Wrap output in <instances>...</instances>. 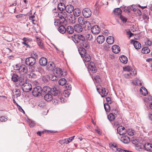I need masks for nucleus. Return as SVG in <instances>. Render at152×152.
Segmentation results:
<instances>
[{
    "instance_id": "40",
    "label": "nucleus",
    "mask_w": 152,
    "mask_h": 152,
    "mask_svg": "<svg viewBox=\"0 0 152 152\" xmlns=\"http://www.w3.org/2000/svg\"><path fill=\"white\" fill-rule=\"evenodd\" d=\"M150 51L149 48L147 47H145L143 48L142 50V52L144 54H147Z\"/></svg>"
},
{
    "instance_id": "26",
    "label": "nucleus",
    "mask_w": 152,
    "mask_h": 152,
    "mask_svg": "<svg viewBox=\"0 0 152 152\" xmlns=\"http://www.w3.org/2000/svg\"><path fill=\"white\" fill-rule=\"evenodd\" d=\"M119 59L121 63L126 64L128 61V59L126 57L124 56H121L119 57Z\"/></svg>"
},
{
    "instance_id": "14",
    "label": "nucleus",
    "mask_w": 152,
    "mask_h": 152,
    "mask_svg": "<svg viewBox=\"0 0 152 152\" xmlns=\"http://www.w3.org/2000/svg\"><path fill=\"white\" fill-rule=\"evenodd\" d=\"M22 40H23V42H22V44L26 46L27 48H30L29 42L31 41V39L24 37L23 39Z\"/></svg>"
},
{
    "instance_id": "8",
    "label": "nucleus",
    "mask_w": 152,
    "mask_h": 152,
    "mask_svg": "<svg viewBox=\"0 0 152 152\" xmlns=\"http://www.w3.org/2000/svg\"><path fill=\"white\" fill-rule=\"evenodd\" d=\"M20 69L19 73L20 75H24L26 74L28 71V68L27 66L24 64L20 65Z\"/></svg>"
},
{
    "instance_id": "58",
    "label": "nucleus",
    "mask_w": 152,
    "mask_h": 152,
    "mask_svg": "<svg viewBox=\"0 0 152 152\" xmlns=\"http://www.w3.org/2000/svg\"><path fill=\"white\" fill-rule=\"evenodd\" d=\"M121 20L124 23H126L127 21V19L123 16L121 15L120 16Z\"/></svg>"
},
{
    "instance_id": "6",
    "label": "nucleus",
    "mask_w": 152,
    "mask_h": 152,
    "mask_svg": "<svg viewBox=\"0 0 152 152\" xmlns=\"http://www.w3.org/2000/svg\"><path fill=\"white\" fill-rule=\"evenodd\" d=\"M78 23L80 24L83 26L84 25L85 27L87 26L88 27L90 24L89 22L86 20H85V18L82 17H79L78 18Z\"/></svg>"
},
{
    "instance_id": "56",
    "label": "nucleus",
    "mask_w": 152,
    "mask_h": 152,
    "mask_svg": "<svg viewBox=\"0 0 152 152\" xmlns=\"http://www.w3.org/2000/svg\"><path fill=\"white\" fill-rule=\"evenodd\" d=\"M20 65L19 64H16L14 66V68L15 70H18L19 71L20 69Z\"/></svg>"
},
{
    "instance_id": "33",
    "label": "nucleus",
    "mask_w": 152,
    "mask_h": 152,
    "mask_svg": "<svg viewBox=\"0 0 152 152\" xmlns=\"http://www.w3.org/2000/svg\"><path fill=\"white\" fill-rule=\"evenodd\" d=\"M85 37L86 39L90 41H92L93 39V36L91 33L86 34Z\"/></svg>"
},
{
    "instance_id": "10",
    "label": "nucleus",
    "mask_w": 152,
    "mask_h": 152,
    "mask_svg": "<svg viewBox=\"0 0 152 152\" xmlns=\"http://www.w3.org/2000/svg\"><path fill=\"white\" fill-rule=\"evenodd\" d=\"M54 75H56L58 77H59L61 76H64V73L62 71L61 69L59 68H57L55 70H54Z\"/></svg>"
},
{
    "instance_id": "46",
    "label": "nucleus",
    "mask_w": 152,
    "mask_h": 152,
    "mask_svg": "<svg viewBox=\"0 0 152 152\" xmlns=\"http://www.w3.org/2000/svg\"><path fill=\"white\" fill-rule=\"evenodd\" d=\"M107 118L109 120L112 121L114 120L115 118V116L113 113H110L107 116Z\"/></svg>"
},
{
    "instance_id": "35",
    "label": "nucleus",
    "mask_w": 152,
    "mask_h": 152,
    "mask_svg": "<svg viewBox=\"0 0 152 152\" xmlns=\"http://www.w3.org/2000/svg\"><path fill=\"white\" fill-rule=\"evenodd\" d=\"M133 45L136 49H139L141 47V44L140 42L137 41H134Z\"/></svg>"
},
{
    "instance_id": "31",
    "label": "nucleus",
    "mask_w": 152,
    "mask_h": 152,
    "mask_svg": "<svg viewBox=\"0 0 152 152\" xmlns=\"http://www.w3.org/2000/svg\"><path fill=\"white\" fill-rule=\"evenodd\" d=\"M107 43L110 45H111L114 42V38L112 36L108 37L106 40Z\"/></svg>"
},
{
    "instance_id": "43",
    "label": "nucleus",
    "mask_w": 152,
    "mask_h": 152,
    "mask_svg": "<svg viewBox=\"0 0 152 152\" xmlns=\"http://www.w3.org/2000/svg\"><path fill=\"white\" fill-rule=\"evenodd\" d=\"M66 83V80L64 78H61L58 81V83L59 85L61 86H64Z\"/></svg>"
},
{
    "instance_id": "50",
    "label": "nucleus",
    "mask_w": 152,
    "mask_h": 152,
    "mask_svg": "<svg viewBox=\"0 0 152 152\" xmlns=\"http://www.w3.org/2000/svg\"><path fill=\"white\" fill-rule=\"evenodd\" d=\"M28 77L31 78H36L37 77V75L35 73L33 72H31L28 75Z\"/></svg>"
},
{
    "instance_id": "1",
    "label": "nucleus",
    "mask_w": 152,
    "mask_h": 152,
    "mask_svg": "<svg viewBox=\"0 0 152 152\" xmlns=\"http://www.w3.org/2000/svg\"><path fill=\"white\" fill-rule=\"evenodd\" d=\"M42 92L46 94L50 93L53 96L57 95H59L60 94V91L59 90V88L58 87H54L51 89L48 86H45L42 89Z\"/></svg>"
},
{
    "instance_id": "2",
    "label": "nucleus",
    "mask_w": 152,
    "mask_h": 152,
    "mask_svg": "<svg viewBox=\"0 0 152 152\" xmlns=\"http://www.w3.org/2000/svg\"><path fill=\"white\" fill-rule=\"evenodd\" d=\"M72 38L75 43H78L80 41L83 42L85 40V37L80 34L74 35L72 36Z\"/></svg>"
},
{
    "instance_id": "17",
    "label": "nucleus",
    "mask_w": 152,
    "mask_h": 152,
    "mask_svg": "<svg viewBox=\"0 0 152 152\" xmlns=\"http://www.w3.org/2000/svg\"><path fill=\"white\" fill-rule=\"evenodd\" d=\"M145 150L149 152H152V145L149 143H146L144 145Z\"/></svg>"
},
{
    "instance_id": "4",
    "label": "nucleus",
    "mask_w": 152,
    "mask_h": 152,
    "mask_svg": "<svg viewBox=\"0 0 152 152\" xmlns=\"http://www.w3.org/2000/svg\"><path fill=\"white\" fill-rule=\"evenodd\" d=\"M32 87V85L30 83L26 82L23 84L21 88L24 92H28L31 90Z\"/></svg>"
},
{
    "instance_id": "38",
    "label": "nucleus",
    "mask_w": 152,
    "mask_h": 152,
    "mask_svg": "<svg viewBox=\"0 0 152 152\" xmlns=\"http://www.w3.org/2000/svg\"><path fill=\"white\" fill-rule=\"evenodd\" d=\"M58 31L60 33L64 34L66 31V28L64 26L61 25L58 28Z\"/></svg>"
},
{
    "instance_id": "3",
    "label": "nucleus",
    "mask_w": 152,
    "mask_h": 152,
    "mask_svg": "<svg viewBox=\"0 0 152 152\" xmlns=\"http://www.w3.org/2000/svg\"><path fill=\"white\" fill-rule=\"evenodd\" d=\"M42 88L39 86H36L34 88L32 91V94L34 96H39L41 95L42 92Z\"/></svg>"
},
{
    "instance_id": "21",
    "label": "nucleus",
    "mask_w": 152,
    "mask_h": 152,
    "mask_svg": "<svg viewBox=\"0 0 152 152\" xmlns=\"http://www.w3.org/2000/svg\"><path fill=\"white\" fill-rule=\"evenodd\" d=\"M74 29L75 31L77 32H80L83 30V28L80 25L77 24L74 26Z\"/></svg>"
},
{
    "instance_id": "32",
    "label": "nucleus",
    "mask_w": 152,
    "mask_h": 152,
    "mask_svg": "<svg viewBox=\"0 0 152 152\" xmlns=\"http://www.w3.org/2000/svg\"><path fill=\"white\" fill-rule=\"evenodd\" d=\"M110 148L112 149L114 151H119V148H118L116 144L115 143H113L112 144H110Z\"/></svg>"
},
{
    "instance_id": "63",
    "label": "nucleus",
    "mask_w": 152,
    "mask_h": 152,
    "mask_svg": "<svg viewBox=\"0 0 152 152\" xmlns=\"http://www.w3.org/2000/svg\"><path fill=\"white\" fill-rule=\"evenodd\" d=\"M146 44L149 46H150L152 45V42L149 39H148L146 42Z\"/></svg>"
},
{
    "instance_id": "25",
    "label": "nucleus",
    "mask_w": 152,
    "mask_h": 152,
    "mask_svg": "<svg viewBox=\"0 0 152 152\" xmlns=\"http://www.w3.org/2000/svg\"><path fill=\"white\" fill-rule=\"evenodd\" d=\"M83 47L82 48L88 49L90 47L89 43L87 41L85 40L82 42V44L81 45Z\"/></svg>"
},
{
    "instance_id": "42",
    "label": "nucleus",
    "mask_w": 152,
    "mask_h": 152,
    "mask_svg": "<svg viewBox=\"0 0 152 152\" xmlns=\"http://www.w3.org/2000/svg\"><path fill=\"white\" fill-rule=\"evenodd\" d=\"M115 15H119L121 14L122 12V10L119 8H116L114 10Z\"/></svg>"
},
{
    "instance_id": "29",
    "label": "nucleus",
    "mask_w": 152,
    "mask_h": 152,
    "mask_svg": "<svg viewBox=\"0 0 152 152\" xmlns=\"http://www.w3.org/2000/svg\"><path fill=\"white\" fill-rule=\"evenodd\" d=\"M101 92L103 95H101V96L102 97H104L105 96H107L108 93V91L105 88H102Z\"/></svg>"
},
{
    "instance_id": "53",
    "label": "nucleus",
    "mask_w": 152,
    "mask_h": 152,
    "mask_svg": "<svg viewBox=\"0 0 152 152\" xmlns=\"http://www.w3.org/2000/svg\"><path fill=\"white\" fill-rule=\"evenodd\" d=\"M58 9L61 11L63 10L65 7L62 5V3H60L58 4Z\"/></svg>"
},
{
    "instance_id": "23",
    "label": "nucleus",
    "mask_w": 152,
    "mask_h": 152,
    "mask_svg": "<svg viewBox=\"0 0 152 152\" xmlns=\"http://www.w3.org/2000/svg\"><path fill=\"white\" fill-rule=\"evenodd\" d=\"M36 41L37 42V44L40 48L42 49H44V47L43 45L42 40L38 37H36Z\"/></svg>"
},
{
    "instance_id": "60",
    "label": "nucleus",
    "mask_w": 152,
    "mask_h": 152,
    "mask_svg": "<svg viewBox=\"0 0 152 152\" xmlns=\"http://www.w3.org/2000/svg\"><path fill=\"white\" fill-rule=\"evenodd\" d=\"M128 134L130 136H132L134 134V132L132 130H129L127 131Z\"/></svg>"
},
{
    "instance_id": "55",
    "label": "nucleus",
    "mask_w": 152,
    "mask_h": 152,
    "mask_svg": "<svg viewBox=\"0 0 152 152\" xmlns=\"http://www.w3.org/2000/svg\"><path fill=\"white\" fill-rule=\"evenodd\" d=\"M109 45L110 44H105L104 45V48L105 50H108L110 48V47Z\"/></svg>"
},
{
    "instance_id": "59",
    "label": "nucleus",
    "mask_w": 152,
    "mask_h": 152,
    "mask_svg": "<svg viewBox=\"0 0 152 152\" xmlns=\"http://www.w3.org/2000/svg\"><path fill=\"white\" fill-rule=\"evenodd\" d=\"M124 69L125 71L129 72L131 71V68L130 66H127L125 67Z\"/></svg>"
},
{
    "instance_id": "54",
    "label": "nucleus",
    "mask_w": 152,
    "mask_h": 152,
    "mask_svg": "<svg viewBox=\"0 0 152 152\" xmlns=\"http://www.w3.org/2000/svg\"><path fill=\"white\" fill-rule=\"evenodd\" d=\"M7 120V117L5 116H1L0 117V121L1 122L5 121Z\"/></svg>"
},
{
    "instance_id": "19",
    "label": "nucleus",
    "mask_w": 152,
    "mask_h": 152,
    "mask_svg": "<svg viewBox=\"0 0 152 152\" xmlns=\"http://www.w3.org/2000/svg\"><path fill=\"white\" fill-rule=\"evenodd\" d=\"M64 9H65L66 10L67 12L68 13H71L73 12L74 10V7L73 6L71 5H67Z\"/></svg>"
},
{
    "instance_id": "34",
    "label": "nucleus",
    "mask_w": 152,
    "mask_h": 152,
    "mask_svg": "<svg viewBox=\"0 0 152 152\" xmlns=\"http://www.w3.org/2000/svg\"><path fill=\"white\" fill-rule=\"evenodd\" d=\"M74 29L72 26H69L66 28V31L69 34H72L74 32Z\"/></svg>"
},
{
    "instance_id": "39",
    "label": "nucleus",
    "mask_w": 152,
    "mask_h": 152,
    "mask_svg": "<svg viewBox=\"0 0 152 152\" xmlns=\"http://www.w3.org/2000/svg\"><path fill=\"white\" fill-rule=\"evenodd\" d=\"M67 19H68L71 23H74L75 22V16H73L72 15H70L69 17H67Z\"/></svg>"
},
{
    "instance_id": "18",
    "label": "nucleus",
    "mask_w": 152,
    "mask_h": 152,
    "mask_svg": "<svg viewBox=\"0 0 152 152\" xmlns=\"http://www.w3.org/2000/svg\"><path fill=\"white\" fill-rule=\"evenodd\" d=\"M121 140L123 142L127 144L129 142L130 139L129 137L127 136H124L121 137Z\"/></svg>"
},
{
    "instance_id": "7",
    "label": "nucleus",
    "mask_w": 152,
    "mask_h": 152,
    "mask_svg": "<svg viewBox=\"0 0 152 152\" xmlns=\"http://www.w3.org/2000/svg\"><path fill=\"white\" fill-rule=\"evenodd\" d=\"M57 16L60 19L62 20L63 22L66 20L68 17L67 14L64 11L58 12Z\"/></svg>"
},
{
    "instance_id": "24",
    "label": "nucleus",
    "mask_w": 152,
    "mask_h": 152,
    "mask_svg": "<svg viewBox=\"0 0 152 152\" xmlns=\"http://www.w3.org/2000/svg\"><path fill=\"white\" fill-rule=\"evenodd\" d=\"M104 37L102 35H99L97 38V42L99 44L102 43L104 41Z\"/></svg>"
},
{
    "instance_id": "41",
    "label": "nucleus",
    "mask_w": 152,
    "mask_h": 152,
    "mask_svg": "<svg viewBox=\"0 0 152 152\" xmlns=\"http://www.w3.org/2000/svg\"><path fill=\"white\" fill-rule=\"evenodd\" d=\"M104 107L105 110L106 112H109L110 111V106L108 103H105L104 104Z\"/></svg>"
},
{
    "instance_id": "9",
    "label": "nucleus",
    "mask_w": 152,
    "mask_h": 152,
    "mask_svg": "<svg viewBox=\"0 0 152 152\" xmlns=\"http://www.w3.org/2000/svg\"><path fill=\"white\" fill-rule=\"evenodd\" d=\"M82 13L83 16L86 18L90 17L92 14L91 10L88 8L84 9L82 11Z\"/></svg>"
},
{
    "instance_id": "62",
    "label": "nucleus",
    "mask_w": 152,
    "mask_h": 152,
    "mask_svg": "<svg viewBox=\"0 0 152 152\" xmlns=\"http://www.w3.org/2000/svg\"><path fill=\"white\" fill-rule=\"evenodd\" d=\"M75 137V136H73L72 137H70L66 139V140H68V141L69 142V143L73 140Z\"/></svg>"
},
{
    "instance_id": "13",
    "label": "nucleus",
    "mask_w": 152,
    "mask_h": 152,
    "mask_svg": "<svg viewBox=\"0 0 152 152\" xmlns=\"http://www.w3.org/2000/svg\"><path fill=\"white\" fill-rule=\"evenodd\" d=\"M91 31L94 34H97L99 33L100 31V27L97 25H94L91 29Z\"/></svg>"
},
{
    "instance_id": "61",
    "label": "nucleus",
    "mask_w": 152,
    "mask_h": 152,
    "mask_svg": "<svg viewBox=\"0 0 152 152\" xmlns=\"http://www.w3.org/2000/svg\"><path fill=\"white\" fill-rule=\"evenodd\" d=\"M65 86L66 89L70 90L71 89V86L70 84L67 83L66 85Z\"/></svg>"
},
{
    "instance_id": "57",
    "label": "nucleus",
    "mask_w": 152,
    "mask_h": 152,
    "mask_svg": "<svg viewBox=\"0 0 152 152\" xmlns=\"http://www.w3.org/2000/svg\"><path fill=\"white\" fill-rule=\"evenodd\" d=\"M54 23L56 26H59L60 25L61 22L59 20H55Z\"/></svg>"
},
{
    "instance_id": "44",
    "label": "nucleus",
    "mask_w": 152,
    "mask_h": 152,
    "mask_svg": "<svg viewBox=\"0 0 152 152\" xmlns=\"http://www.w3.org/2000/svg\"><path fill=\"white\" fill-rule=\"evenodd\" d=\"M32 13L31 12V10L27 14V15H28L29 16V19L30 20H31L32 21L33 23H34V22L35 21V20L34 19L35 18V16L34 15H32L30 16V15H32Z\"/></svg>"
},
{
    "instance_id": "36",
    "label": "nucleus",
    "mask_w": 152,
    "mask_h": 152,
    "mask_svg": "<svg viewBox=\"0 0 152 152\" xmlns=\"http://www.w3.org/2000/svg\"><path fill=\"white\" fill-rule=\"evenodd\" d=\"M59 90L60 91V94L59 95H55V96H57L58 97V98L57 99V100L59 101V100H60V101L62 102H65V99H64L63 98H62L61 97V96L62 95V93H61V91L60 89H59Z\"/></svg>"
},
{
    "instance_id": "64",
    "label": "nucleus",
    "mask_w": 152,
    "mask_h": 152,
    "mask_svg": "<svg viewBox=\"0 0 152 152\" xmlns=\"http://www.w3.org/2000/svg\"><path fill=\"white\" fill-rule=\"evenodd\" d=\"M113 113H114L115 115H117L118 113V111L116 109H113L112 110Z\"/></svg>"
},
{
    "instance_id": "51",
    "label": "nucleus",
    "mask_w": 152,
    "mask_h": 152,
    "mask_svg": "<svg viewBox=\"0 0 152 152\" xmlns=\"http://www.w3.org/2000/svg\"><path fill=\"white\" fill-rule=\"evenodd\" d=\"M58 77L56 76V75H50L49 76V79L52 80H56L58 79Z\"/></svg>"
},
{
    "instance_id": "20",
    "label": "nucleus",
    "mask_w": 152,
    "mask_h": 152,
    "mask_svg": "<svg viewBox=\"0 0 152 152\" xmlns=\"http://www.w3.org/2000/svg\"><path fill=\"white\" fill-rule=\"evenodd\" d=\"M50 93L46 94L44 96V99L46 101L48 102L51 101L53 99V97Z\"/></svg>"
},
{
    "instance_id": "12",
    "label": "nucleus",
    "mask_w": 152,
    "mask_h": 152,
    "mask_svg": "<svg viewBox=\"0 0 152 152\" xmlns=\"http://www.w3.org/2000/svg\"><path fill=\"white\" fill-rule=\"evenodd\" d=\"M88 69L93 73L96 72L97 71L95 64L93 62L91 61L88 63Z\"/></svg>"
},
{
    "instance_id": "37",
    "label": "nucleus",
    "mask_w": 152,
    "mask_h": 152,
    "mask_svg": "<svg viewBox=\"0 0 152 152\" xmlns=\"http://www.w3.org/2000/svg\"><path fill=\"white\" fill-rule=\"evenodd\" d=\"M73 12L74 16L75 17H77L79 16L81 13L80 10L78 9H75Z\"/></svg>"
},
{
    "instance_id": "52",
    "label": "nucleus",
    "mask_w": 152,
    "mask_h": 152,
    "mask_svg": "<svg viewBox=\"0 0 152 152\" xmlns=\"http://www.w3.org/2000/svg\"><path fill=\"white\" fill-rule=\"evenodd\" d=\"M14 91L15 92V95L16 96V97L20 96V90L19 89L15 88V89Z\"/></svg>"
},
{
    "instance_id": "15",
    "label": "nucleus",
    "mask_w": 152,
    "mask_h": 152,
    "mask_svg": "<svg viewBox=\"0 0 152 152\" xmlns=\"http://www.w3.org/2000/svg\"><path fill=\"white\" fill-rule=\"evenodd\" d=\"M117 131L118 133L120 135L124 134L126 132L125 128L122 126L118 127L117 129Z\"/></svg>"
},
{
    "instance_id": "49",
    "label": "nucleus",
    "mask_w": 152,
    "mask_h": 152,
    "mask_svg": "<svg viewBox=\"0 0 152 152\" xmlns=\"http://www.w3.org/2000/svg\"><path fill=\"white\" fill-rule=\"evenodd\" d=\"M25 15H23V14H20L19 15H16L15 16V17L17 18L20 19L21 20H23L25 18Z\"/></svg>"
},
{
    "instance_id": "22",
    "label": "nucleus",
    "mask_w": 152,
    "mask_h": 152,
    "mask_svg": "<svg viewBox=\"0 0 152 152\" xmlns=\"http://www.w3.org/2000/svg\"><path fill=\"white\" fill-rule=\"evenodd\" d=\"M112 50L115 53H118L120 51L119 47L117 45H115L112 47Z\"/></svg>"
},
{
    "instance_id": "28",
    "label": "nucleus",
    "mask_w": 152,
    "mask_h": 152,
    "mask_svg": "<svg viewBox=\"0 0 152 152\" xmlns=\"http://www.w3.org/2000/svg\"><path fill=\"white\" fill-rule=\"evenodd\" d=\"M12 76V80L14 82H17L18 81V80L19 79V76L16 74H11Z\"/></svg>"
},
{
    "instance_id": "45",
    "label": "nucleus",
    "mask_w": 152,
    "mask_h": 152,
    "mask_svg": "<svg viewBox=\"0 0 152 152\" xmlns=\"http://www.w3.org/2000/svg\"><path fill=\"white\" fill-rule=\"evenodd\" d=\"M83 58L84 61L86 62H89L91 59L90 56L86 54V55L84 56Z\"/></svg>"
},
{
    "instance_id": "48",
    "label": "nucleus",
    "mask_w": 152,
    "mask_h": 152,
    "mask_svg": "<svg viewBox=\"0 0 152 152\" xmlns=\"http://www.w3.org/2000/svg\"><path fill=\"white\" fill-rule=\"evenodd\" d=\"M27 121L28 123L29 126L30 127H33L35 126V123L34 121L28 119Z\"/></svg>"
},
{
    "instance_id": "47",
    "label": "nucleus",
    "mask_w": 152,
    "mask_h": 152,
    "mask_svg": "<svg viewBox=\"0 0 152 152\" xmlns=\"http://www.w3.org/2000/svg\"><path fill=\"white\" fill-rule=\"evenodd\" d=\"M59 142L61 145H65L69 143V142L66 139L60 140L59 141Z\"/></svg>"
},
{
    "instance_id": "16",
    "label": "nucleus",
    "mask_w": 152,
    "mask_h": 152,
    "mask_svg": "<svg viewBox=\"0 0 152 152\" xmlns=\"http://www.w3.org/2000/svg\"><path fill=\"white\" fill-rule=\"evenodd\" d=\"M47 60L44 57H41L39 60V64L42 66H45L47 64Z\"/></svg>"
},
{
    "instance_id": "5",
    "label": "nucleus",
    "mask_w": 152,
    "mask_h": 152,
    "mask_svg": "<svg viewBox=\"0 0 152 152\" xmlns=\"http://www.w3.org/2000/svg\"><path fill=\"white\" fill-rule=\"evenodd\" d=\"M36 63V59L33 56L28 57L26 58L25 60L26 64L29 66H32L35 64Z\"/></svg>"
},
{
    "instance_id": "30",
    "label": "nucleus",
    "mask_w": 152,
    "mask_h": 152,
    "mask_svg": "<svg viewBox=\"0 0 152 152\" xmlns=\"http://www.w3.org/2000/svg\"><path fill=\"white\" fill-rule=\"evenodd\" d=\"M140 92L144 96H145L148 94V91L146 88L144 87H142L140 89Z\"/></svg>"
},
{
    "instance_id": "11",
    "label": "nucleus",
    "mask_w": 152,
    "mask_h": 152,
    "mask_svg": "<svg viewBox=\"0 0 152 152\" xmlns=\"http://www.w3.org/2000/svg\"><path fill=\"white\" fill-rule=\"evenodd\" d=\"M55 67L54 63L49 61L47 64L46 69L48 71H53L55 70Z\"/></svg>"
},
{
    "instance_id": "27",
    "label": "nucleus",
    "mask_w": 152,
    "mask_h": 152,
    "mask_svg": "<svg viewBox=\"0 0 152 152\" xmlns=\"http://www.w3.org/2000/svg\"><path fill=\"white\" fill-rule=\"evenodd\" d=\"M79 53L82 57H84V56L86 55V51L85 48H81L78 50Z\"/></svg>"
}]
</instances>
